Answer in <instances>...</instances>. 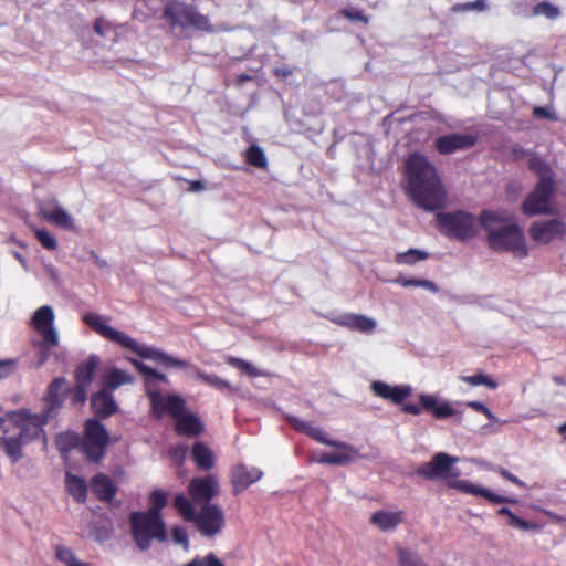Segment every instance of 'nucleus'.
Wrapping results in <instances>:
<instances>
[{"mask_svg": "<svg viewBox=\"0 0 566 566\" xmlns=\"http://www.w3.org/2000/svg\"><path fill=\"white\" fill-rule=\"evenodd\" d=\"M370 387L376 396L390 400L394 403L403 402L412 394V387L410 385L390 386L387 382L377 380L374 381Z\"/></svg>", "mask_w": 566, "mask_h": 566, "instance_id": "nucleus-22", "label": "nucleus"}, {"mask_svg": "<svg viewBox=\"0 0 566 566\" xmlns=\"http://www.w3.org/2000/svg\"><path fill=\"white\" fill-rule=\"evenodd\" d=\"M533 116L536 118H545L548 120H557V116L554 112L549 111L546 107L535 106L532 112Z\"/></svg>", "mask_w": 566, "mask_h": 566, "instance_id": "nucleus-54", "label": "nucleus"}, {"mask_svg": "<svg viewBox=\"0 0 566 566\" xmlns=\"http://www.w3.org/2000/svg\"><path fill=\"white\" fill-rule=\"evenodd\" d=\"M55 557L66 566H88L81 562L70 547L63 545L55 546Z\"/></svg>", "mask_w": 566, "mask_h": 566, "instance_id": "nucleus-42", "label": "nucleus"}, {"mask_svg": "<svg viewBox=\"0 0 566 566\" xmlns=\"http://www.w3.org/2000/svg\"><path fill=\"white\" fill-rule=\"evenodd\" d=\"M292 74H293V70H292V67H290L287 65L277 66V67L273 69V75L281 77V78H286V77L291 76Z\"/></svg>", "mask_w": 566, "mask_h": 566, "instance_id": "nucleus-57", "label": "nucleus"}, {"mask_svg": "<svg viewBox=\"0 0 566 566\" xmlns=\"http://www.w3.org/2000/svg\"><path fill=\"white\" fill-rule=\"evenodd\" d=\"M38 213L41 219L59 228L65 230H73L75 228L72 217L56 200L40 202Z\"/></svg>", "mask_w": 566, "mask_h": 566, "instance_id": "nucleus-16", "label": "nucleus"}, {"mask_svg": "<svg viewBox=\"0 0 566 566\" xmlns=\"http://www.w3.org/2000/svg\"><path fill=\"white\" fill-rule=\"evenodd\" d=\"M533 14L544 15L549 20H554L559 17L560 11L556 6L547 1H542L533 8Z\"/></svg>", "mask_w": 566, "mask_h": 566, "instance_id": "nucleus-46", "label": "nucleus"}, {"mask_svg": "<svg viewBox=\"0 0 566 566\" xmlns=\"http://www.w3.org/2000/svg\"><path fill=\"white\" fill-rule=\"evenodd\" d=\"M339 14L353 22H361L365 25L369 23V18L361 10L345 8L340 10Z\"/></svg>", "mask_w": 566, "mask_h": 566, "instance_id": "nucleus-50", "label": "nucleus"}, {"mask_svg": "<svg viewBox=\"0 0 566 566\" xmlns=\"http://www.w3.org/2000/svg\"><path fill=\"white\" fill-rule=\"evenodd\" d=\"M436 220L438 228L452 238H474L480 226L486 232L488 241L493 248H526L522 228L504 209H483L478 218L463 210L439 212Z\"/></svg>", "mask_w": 566, "mask_h": 566, "instance_id": "nucleus-1", "label": "nucleus"}, {"mask_svg": "<svg viewBox=\"0 0 566 566\" xmlns=\"http://www.w3.org/2000/svg\"><path fill=\"white\" fill-rule=\"evenodd\" d=\"M174 506L177 512L188 522L197 518V511L189 499L184 494H177L174 499Z\"/></svg>", "mask_w": 566, "mask_h": 566, "instance_id": "nucleus-35", "label": "nucleus"}, {"mask_svg": "<svg viewBox=\"0 0 566 566\" xmlns=\"http://www.w3.org/2000/svg\"><path fill=\"white\" fill-rule=\"evenodd\" d=\"M460 379L465 382V384H469L471 386H485L490 389H496L499 384L496 380H494L492 377L483 374V373H479V374H475V375H472V376H461Z\"/></svg>", "mask_w": 566, "mask_h": 566, "instance_id": "nucleus-44", "label": "nucleus"}, {"mask_svg": "<svg viewBox=\"0 0 566 566\" xmlns=\"http://www.w3.org/2000/svg\"><path fill=\"white\" fill-rule=\"evenodd\" d=\"M476 143L478 136L475 135L453 133L438 137L434 146L440 155H450L459 150L470 149Z\"/></svg>", "mask_w": 566, "mask_h": 566, "instance_id": "nucleus-17", "label": "nucleus"}, {"mask_svg": "<svg viewBox=\"0 0 566 566\" xmlns=\"http://www.w3.org/2000/svg\"><path fill=\"white\" fill-rule=\"evenodd\" d=\"M515 259L522 260L527 256L528 250H511Z\"/></svg>", "mask_w": 566, "mask_h": 566, "instance_id": "nucleus-63", "label": "nucleus"}, {"mask_svg": "<svg viewBox=\"0 0 566 566\" xmlns=\"http://www.w3.org/2000/svg\"><path fill=\"white\" fill-rule=\"evenodd\" d=\"M9 417L10 422L0 419V439L7 457L17 463L23 457V446L39 438L51 418L43 412L33 415L28 410L11 412Z\"/></svg>", "mask_w": 566, "mask_h": 566, "instance_id": "nucleus-4", "label": "nucleus"}, {"mask_svg": "<svg viewBox=\"0 0 566 566\" xmlns=\"http://www.w3.org/2000/svg\"><path fill=\"white\" fill-rule=\"evenodd\" d=\"M406 192L418 207L432 211L446 202V190L436 166L420 153L405 160Z\"/></svg>", "mask_w": 566, "mask_h": 566, "instance_id": "nucleus-2", "label": "nucleus"}, {"mask_svg": "<svg viewBox=\"0 0 566 566\" xmlns=\"http://www.w3.org/2000/svg\"><path fill=\"white\" fill-rule=\"evenodd\" d=\"M151 506L145 512L155 517H161V510L167 505V495L163 490H154L150 494Z\"/></svg>", "mask_w": 566, "mask_h": 566, "instance_id": "nucleus-40", "label": "nucleus"}, {"mask_svg": "<svg viewBox=\"0 0 566 566\" xmlns=\"http://www.w3.org/2000/svg\"><path fill=\"white\" fill-rule=\"evenodd\" d=\"M556 185L537 182L534 189L522 202L521 210L527 217L551 214V200L555 193Z\"/></svg>", "mask_w": 566, "mask_h": 566, "instance_id": "nucleus-10", "label": "nucleus"}, {"mask_svg": "<svg viewBox=\"0 0 566 566\" xmlns=\"http://www.w3.org/2000/svg\"><path fill=\"white\" fill-rule=\"evenodd\" d=\"M35 235L43 248H55L56 241L54 237L46 230H36Z\"/></svg>", "mask_w": 566, "mask_h": 566, "instance_id": "nucleus-52", "label": "nucleus"}, {"mask_svg": "<svg viewBox=\"0 0 566 566\" xmlns=\"http://www.w3.org/2000/svg\"><path fill=\"white\" fill-rule=\"evenodd\" d=\"M201 535L212 537L221 532L224 525V517L221 509L217 504H202L197 518L193 521Z\"/></svg>", "mask_w": 566, "mask_h": 566, "instance_id": "nucleus-12", "label": "nucleus"}, {"mask_svg": "<svg viewBox=\"0 0 566 566\" xmlns=\"http://www.w3.org/2000/svg\"><path fill=\"white\" fill-rule=\"evenodd\" d=\"M505 480L514 483L515 485H518V486H525V483L520 480L516 475L512 474L509 470L504 469V468H499L496 470Z\"/></svg>", "mask_w": 566, "mask_h": 566, "instance_id": "nucleus-56", "label": "nucleus"}, {"mask_svg": "<svg viewBox=\"0 0 566 566\" xmlns=\"http://www.w3.org/2000/svg\"><path fill=\"white\" fill-rule=\"evenodd\" d=\"M459 458L444 452L436 453L429 462L422 463L415 474L429 481L443 480L451 489L459 490L467 494L482 496L494 504L516 503L515 499L495 494L486 488L471 483L468 480H459L461 471L454 464Z\"/></svg>", "mask_w": 566, "mask_h": 566, "instance_id": "nucleus-3", "label": "nucleus"}, {"mask_svg": "<svg viewBox=\"0 0 566 566\" xmlns=\"http://www.w3.org/2000/svg\"><path fill=\"white\" fill-rule=\"evenodd\" d=\"M203 566H224V565L213 553H209L203 559Z\"/></svg>", "mask_w": 566, "mask_h": 566, "instance_id": "nucleus-58", "label": "nucleus"}, {"mask_svg": "<svg viewBox=\"0 0 566 566\" xmlns=\"http://www.w3.org/2000/svg\"><path fill=\"white\" fill-rule=\"evenodd\" d=\"M184 566H203V559H200L198 556L193 558L190 563Z\"/></svg>", "mask_w": 566, "mask_h": 566, "instance_id": "nucleus-64", "label": "nucleus"}, {"mask_svg": "<svg viewBox=\"0 0 566 566\" xmlns=\"http://www.w3.org/2000/svg\"><path fill=\"white\" fill-rule=\"evenodd\" d=\"M196 376L200 380H202L205 384L212 386L220 391L235 390L229 381L218 377L217 375L206 374V373L201 371L200 369L196 368Z\"/></svg>", "mask_w": 566, "mask_h": 566, "instance_id": "nucleus-41", "label": "nucleus"}, {"mask_svg": "<svg viewBox=\"0 0 566 566\" xmlns=\"http://www.w3.org/2000/svg\"><path fill=\"white\" fill-rule=\"evenodd\" d=\"M205 188H206L205 184H203L202 181H200V180L191 181V182H190V186H189V189H190L191 191H195V192H197V191H201V190H203Z\"/></svg>", "mask_w": 566, "mask_h": 566, "instance_id": "nucleus-62", "label": "nucleus"}, {"mask_svg": "<svg viewBox=\"0 0 566 566\" xmlns=\"http://www.w3.org/2000/svg\"><path fill=\"white\" fill-rule=\"evenodd\" d=\"M285 420L296 431L306 434L319 443L333 447L340 451L337 453H322L317 459L318 463L347 465L353 463L359 457V451L356 447L347 442L328 439L327 433L324 432L321 428L315 427L312 422L304 421L301 418L292 415H286Z\"/></svg>", "mask_w": 566, "mask_h": 566, "instance_id": "nucleus-7", "label": "nucleus"}, {"mask_svg": "<svg viewBox=\"0 0 566 566\" xmlns=\"http://www.w3.org/2000/svg\"><path fill=\"white\" fill-rule=\"evenodd\" d=\"M83 321L102 337L116 343L126 349H129L143 359L153 360L167 368L184 369L191 366L187 360L172 357L160 348L140 344L129 335L108 326L107 323L111 321V318L107 316L88 312L84 315Z\"/></svg>", "mask_w": 566, "mask_h": 566, "instance_id": "nucleus-5", "label": "nucleus"}, {"mask_svg": "<svg viewBox=\"0 0 566 566\" xmlns=\"http://www.w3.org/2000/svg\"><path fill=\"white\" fill-rule=\"evenodd\" d=\"M65 482L69 493L74 497V500L78 503H84L87 497V484L84 479L66 473Z\"/></svg>", "mask_w": 566, "mask_h": 566, "instance_id": "nucleus-31", "label": "nucleus"}, {"mask_svg": "<svg viewBox=\"0 0 566 566\" xmlns=\"http://www.w3.org/2000/svg\"><path fill=\"white\" fill-rule=\"evenodd\" d=\"M428 258H430V253L426 250H406L405 252L396 255V262L398 264L415 265Z\"/></svg>", "mask_w": 566, "mask_h": 566, "instance_id": "nucleus-38", "label": "nucleus"}, {"mask_svg": "<svg viewBox=\"0 0 566 566\" xmlns=\"http://www.w3.org/2000/svg\"><path fill=\"white\" fill-rule=\"evenodd\" d=\"M109 443V434L105 426L97 419H88L85 422L82 450L86 458L93 462H99L106 453Z\"/></svg>", "mask_w": 566, "mask_h": 566, "instance_id": "nucleus-9", "label": "nucleus"}, {"mask_svg": "<svg viewBox=\"0 0 566 566\" xmlns=\"http://www.w3.org/2000/svg\"><path fill=\"white\" fill-rule=\"evenodd\" d=\"M132 538L142 552L150 548L154 539L165 542L167 539L166 523L163 517H155L147 513L135 511L129 515Z\"/></svg>", "mask_w": 566, "mask_h": 566, "instance_id": "nucleus-8", "label": "nucleus"}, {"mask_svg": "<svg viewBox=\"0 0 566 566\" xmlns=\"http://www.w3.org/2000/svg\"><path fill=\"white\" fill-rule=\"evenodd\" d=\"M171 536H172L174 543L181 545L185 551L189 549L188 533L185 527L174 526Z\"/></svg>", "mask_w": 566, "mask_h": 566, "instance_id": "nucleus-51", "label": "nucleus"}, {"mask_svg": "<svg viewBox=\"0 0 566 566\" xmlns=\"http://www.w3.org/2000/svg\"><path fill=\"white\" fill-rule=\"evenodd\" d=\"M129 361L140 374H143L146 377V379H145L146 389H153L151 388L153 379H156V380H159V381H163L166 384L168 382V378L164 374L159 373L155 368L149 367L148 365L144 364L143 361H140L138 359H134V358H130ZM148 390H146V392Z\"/></svg>", "mask_w": 566, "mask_h": 566, "instance_id": "nucleus-33", "label": "nucleus"}, {"mask_svg": "<svg viewBox=\"0 0 566 566\" xmlns=\"http://www.w3.org/2000/svg\"><path fill=\"white\" fill-rule=\"evenodd\" d=\"M34 346L38 348V361L36 367H42L50 357V350L59 345H49L45 343L44 338L34 343Z\"/></svg>", "mask_w": 566, "mask_h": 566, "instance_id": "nucleus-49", "label": "nucleus"}, {"mask_svg": "<svg viewBox=\"0 0 566 566\" xmlns=\"http://www.w3.org/2000/svg\"><path fill=\"white\" fill-rule=\"evenodd\" d=\"M325 317L339 326H345L364 334H371L377 326L376 319L363 314L344 313L335 315L331 313L325 315Z\"/></svg>", "mask_w": 566, "mask_h": 566, "instance_id": "nucleus-20", "label": "nucleus"}, {"mask_svg": "<svg viewBox=\"0 0 566 566\" xmlns=\"http://www.w3.org/2000/svg\"><path fill=\"white\" fill-rule=\"evenodd\" d=\"M203 430L202 421L193 412H185L176 419L175 431L178 436L198 437Z\"/></svg>", "mask_w": 566, "mask_h": 566, "instance_id": "nucleus-25", "label": "nucleus"}, {"mask_svg": "<svg viewBox=\"0 0 566 566\" xmlns=\"http://www.w3.org/2000/svg\"><path fill=\"white\" fill-rule=\"evenodd\" d=\"M422 406H417V405H413V403H406L403 407H402V410L406 412V413H410V415H413V416H418L421 413V410H422Z\"/></svg>", "mask_w": 566, "mask_h": 566, "instance_id": "nucleus-60", "label": "nucleus"}, {"mask_svg": "<svg viewBox=\"0 0 566 566\" xmlns=\"http://www.w3.org/2000/svg\"><path fill=\"white\" fill-rule=\"evenodd\" d=\"M226 361L230 366L241 369L250 377H261L265 375L262 370L253 366L251 363L243 360L241 358L229 356L227 357Z\"/></svg>", "mask_w": 566, "mask_h": 566, "instance_id": "nucleus-43", "label": "nucleus"}, {"mask_svg": "<svg viewBox=\"0 0 566 566\" xmlns=\"http://www.w3.org/2000/svg\"><path fill=\"white\" fill-rule=\"evenodd\" d=\"M147 397L150 401L151 415L160 419L165 413L177 419L186 412V401L177 394L163 395L157 389H148Z\"/></svg>", "mask_w": 566, "mask_h": 566, "instance_id": "nucleus-11", "label": "nucleus"}, {"mask_svg": "<svg viewBox=\"0 0 566 566\" xmlns=\"http://www.w3.org/2000/svg\"><path fill=\"white\" fill-rule=\"evenodd\" d=\"M66 396H70V403L74 408H81L85 405L87 400V389L88 387L75 384L73 387L67 382L66 387Z\"/></svg>", "mask_w": 566, "mask_h": 566, "instance_id": "nucleus-37", "label": "nucleus"}, {"mask_svg": "<svg viewBox=\"0 0 566 566\" xmlns=\"http://www.w3.org/2000/svg\"><path fill=\"white\" fill-rule=\"evenodd\" d=\"M419 402L423 409L432 411L437 419H448L454 416H461L462 411L458 409L463 403L460 401L450 402L439 401L438 397L429 394H420Z\"/></svg>", "mask_w": 566, "mask_h": 566, "instance_id": "nucleus-18", "label": "nucleus"}, {"mask_svg": "<svg viewBox=\"0 0 566 566\" xmlns=\"http://www.w3.org/2000/svg\"><path fill=\"white\" fill-rule=\"evenodd\" d=\"M488 9V4L485 2V0H475V1H471V2H465V3H455L451 7V12L453 13H461V12H468V11H472V10H476V11H485Z\"/></svg>", "mask_w": 566, "mask_h": 566, "instance_id": "nucleus-47", "label": "nucleus"}, {"mask_svg": "<svg viewBox=\"0 0 566 566\" xmlns=\"http://www.w3.org/2000/svg\"><path fill=\"white\" fill-rule=\"evenodd\" d=\"M399 563L400 566H427L418 554L409 549L399 551Z\"/></svg>", "mask_w": 566, "mask_h": 566, "instance_id": "nucleus-48", "label": "nucleus"}, {"mask_svg": "<svg viewBox=\"0 0 566 566\" xmlns=\"http://www.w3.org/2000/svg\"><path fill=\"white\" fill-rule=\"evenodd\" d=\"M191 455L196 465L201 470L208 471L214 467L213 452L201 441L195 442Z\"/></svg>", "mask_w": 566, "mask_h": 566, "instance_id": "nucleus-29", "label": "nucleus"}, {"mask_svg": "<svg viewBox=\"0 0 566 566\" xmlns=\"http://www.w3.org/2000/svg\"><path fill=\"white\" fill-rule=\"evenodd\" d=\"M133 382L134 377L129 373L123 369L112 368L104 376L103 388L112 392L122 385Z\"/></svg>", "mask_w": 566, "mask_h": 566, "instance_id": "nucleus-30", "label": "nucleus"}, {"mask_svg": "<svg viewBox=\"0 0 566 566\" xmlns=\"http://www.w3.org/2000/svg\"><path fill=\"white\" fill-rule=\"evenodd\" d=\"M530 237L539 244H548L566 237V223L559 219L535 221L528 230Z\"/></svg>", "mask_w": 566, "mask_h": 566, "instance_id": "nucleus-13", "label": "nucleus"}, {"mask_svg": "<svg viewBox=\"0 0 566 566\" xmlns=\"http://www.w3.org/2000/svg\"><path fill=\"white\" fill-rule=\"evenodd\" d=\"M91 407L93 412L101 418H108L119 410L112 392L104 388L92 395Z\"/></svg>", "mask_w": 566, "mask_h": 566, "instance_id": "nucleus-24", "label": "nucleus"}, {"mask_svg": "<svg viewBox=\"0 0 566 566\" xmlns=\"http://www.w3.org/2000/svg\"><path fill=\"white\" fill-rule=\"evenodd\" d=\"M402 512L377 511L370 517L371 524L384 532L395 530L401 522Z\"/></svg>", "mask_w": 566, "mask_h": 566, "instance_id": "nucleus-28", "label": "nucleus"}, {"mask_svg": "<svg viewBox=\"0 0 566 566\" xmlns=\"http://www.w3.org/2000/svg\"><path fill=\"white\" fill-rule=\"evenodd\" d=\"M93 29H94L95 33L98 34L99 36H105L106 31L111 30L112 28H111V24L107 23L103 18H98L95 20Z\"/></svg>", "mask_w": 566, "mask_h": 566, "instance_id": "nucleus-55", "label": "nucleus"}, {"mask_svg": "<svg viewBox=\"0 0 566 566\" xmlns=\"http://www.w3.org/2000/svg\"><path fill=\"white\" fill-rule=\"evenodd\" d=\"M15 361L12 359L0 360V379L7 378L13 374Z\"/></svg>", "mask_w": 566, "mask_h": 566, "instance_id": "nucleus-53", "label": "nucleus"}, {"mask_svg": "<svg viewBox=\"0 0 566 566\" xmlns=\"http://www.w3.org/2000/svg\"><path fill=\"white\" fill-rule=\"evenodd\" d=\"M497 514L507 516L510 526L522 531H539L542 528V526L537 523L528 522L518 517L509 507H501L497 511Z\"/></svg>", "mask_w": 566, "mask_h": 566, "instance_id": "nucleus-34", "label": "nucleus"}, {"mask_svg": "<svg viewBox=\"0 0 566 566\" xmlns=\"http://www.w3.org/2000/svg\"><path fill=\"white\" fill-rule=\"evenodd\" d=\"M81 438L74 431L61 432L56 436L55 444L62 455H66L70 451L80 446Z\"/></svg>", "mask_w": 566, "mask_h": 566, "instance_id": "nucleus-32", "label": "nucleus"}, {"mask_svg": "<svg viewBox=\"0 0 566 566\" xmlns=\"http://www.w3.org/2000/svg\"><path fill=\"white\" fill-rule=\"evenodd\" d=\"M394 283H397L403 287H423L432 293H438V285L430 280L426 279H406V277H397L392 280Z\"/></svg>", "mask_w": 566, "mask_h": 566, "instance_id": "nucleus-39", "label": "nucleus"}, {"mask_svg": "<svg viewBox=\"0 0 566 566\" xmlns=\"http://www.w3.org/2000/svg\"><path fill=\"white\" fill-rule=\"evenodd\" d=\"M87 254H88L90 259L93 260V262L98 268L103 269V268L107 266V261L104 258H101L97 253H95L94 250H90Z\"/></svg>", "mask_w": 566, "mask_h": 566, "instance_id": "nucleus-59", "label": "nucleus"}, {"mask_svg": "<svg viewBox=\"0 0 566 566\" xmlns=\"http://www.w3.org/2000/svg\"><path fill=\"white\" fill-rule=\"evenodd\" d=\"M160 19L165 21L170 34L178 39H190L191 31L211 33L214 30L207 15L200 13L195 6L179 0H168L163 7Z\"/></svg>", "mask_w": 566, "mask_h": 566, "instance_id": "nucleus-6", "label": "nucleus"}, {"mask_svg": "<svg viewBox=\"0 0 566 566\" xmlns=\"http://www.w3.org/2000/svg\"><path fill=\"white\" fill-rule=\"evenodd\" d=\"M188 492L195 503H210L219 493V483L213 475L195 478L189 482Z\"/></svg>", "mask_w": 566, "mask_h": 566, "instance_id": "nucleus-19", "label": "nucleus"}, {"mask_svg": "<svg viewBox=\"0 0 566 566\" xmlns=\"http://www.w3.org/2000/svg\"><path fill=\"white\" fill-rule=\"evenodd\" d=\"M245 161L260 169H264L268 166V160L263 149L255 144L251 145L245 150Z\"/></svg>", "mask_w": 566, "mask_h": 566, "instance_id": "nucleus-36", "label": "nucleus"}, {"mask_svg": "<svg viewBox=\"0 0 566 566\" xmlns=\"http://www.w3.org/2000/svg\"><path fill=\"white\" fill-rule=\"evenodd\" d=\"M113 533L112 524H102V523H94L92 526V530L90 532L91 537L99 543L103 544L107 542Z\"/></svg>", "mask_w": 566, "mask_h": 566, "instance_id": "nucleus-45", "label": "nucleus"}, {"mask_svg": "<svg viewBox=\"0 0 566 566\" xmlns=\"http://www.w3.org/2000/svg\"><path fill=\"white\" fill-rule=\"evenodd\" d=\"M465 406L481 413H483L488 408L483 402L480 401H468L465 402Z\"/></svg>", "mask_w": 566, "mask_h": 566, "instance_id": "nucleus-61", "label": "nucleus"}, {"mask_svg": "<svg viewBox=\"0 0 566 566\" xmlns=\"http://www.w3.org/2000/svg\"><path fill=\"white\" fill-rule=\"evenodd\" d=\"M263 476V472L255 467L239 464L232 470V485L235 494L241 493L252 483L259 481Z\"/></svg>", "mask_w": 566, "mask_h": 566, "instance_id": "nucleus-23", "label": "nucleus"}, {"mask_svg": "<svg viewBox=\"0 0 566 566\" xmlns=\"http://www.w3.org/2000/svg\"><path fill=\"white\" fill-rule=\"evenodd\" d=\"M91 488L93 493L99 501L107 502L108 504L118 507L119 501H115L117 486L114 481L104 473H97L92 478Z\"/></svg>", "mask_w": 566, "mask_h": 566, "instance_id": "nucleus-21", "label": "nucleus"}, {"mask_svg": "<svg viewBox=\"0 0 566 566\" xmlns=\"http://www.w3.org/2000/svg\"><path fill=\"white\" fill-rule=\"evenodd\" d=\"M99 364V357L92 354L85 361L80 363L74 370L76 384L90 387L94 380L96 368Z\"/></svg>", "mask_w": 566, "mask_h": 566, "instance_id": "nucleus-26", "label": "nucleus"}, {"mask_svg": "<svg viewBox=\"0 0 566 566\" xmlns=\"http://www.w3.org/2000/svg\"><path fill=\"white\" fill-rule=\"evenodd\" d=\"M67 379L65 377H55L48 386L45 391V402L43 413L51 419L55 417L62 409L65 398Z\"/></svg>", "mask_w": 566, "mask_h": 566, "instance_id": "nucleus-15", "label": "nucleus"}, {"mask_svg": "<svg viewBox=\"0 0 566 566\" xmlns=\"http://www.w3.org/2000/svg\"><path fill=\"white\" fill-rule=\"evenodd\" d=\"M527 167L539 178L538 182H544L545 185H556L555 172L544 158L537 155H533L528 159Z\"/></svg>", "mask_w": 566, "mask_h": 566, "instance_id": "nucleus-27", "label": "nucleus"}, {"mask_svg": "<svg viewBox=\"0 0 566 566\" xmlns=\"http://www.w3.org/2000/svg\"><path fill=\"white\" fill-rule=\"evenodd\" d=\"M54 311L50 305L39 307L32 316L34 329L44 338L49 345H59L60 337L54 326Z\"/></svg>", "mask_w": 566, "mask_h": 566, "instance_id": "nucleus-14", "label": "nucleus"}]
</instances>
